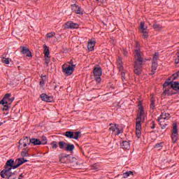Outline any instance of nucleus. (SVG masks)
Listing matches in <instances>:
<instances>
[{
	"mask_svg": "<svg viewBox=\"0 0 179 179\" xmlns=\"http://www.w3.org/2000/svg\"><path fill=\"white\" fill-rule=\"evenodd\" d=\"M134 73L136 75H141L142 73V63L144 59L142 57V52L139 49H136L134 50Z\"/></svg>",
	"mask_w": 179,
	"mask_h": 179,
	"instance_id": "f257e3e1",
	"label": "nucleus"
},
{
	"mask_svg": "<svg viewBox=\"0 0 179 179\" xmlns=\"http://www.w3.org/2000/svg\"><path fill=\"white\" fill-rule=\"evenodd\" d=\"M103 74V71L100 66H96L94 68V76L95 77V80L98 83L101 82V75Z\"/></svg>",
	"mask_w": 179,
	"mask_h": 179,
	"instance_id": "f03ea898",
	"label": "nucleus"
},
{
	"mask_svg": "<svg viewBox=\"0 0 179 179\" xmlns=\"http://www.w3.org/2000/svg\"><path fill=\"white\" fill-rule=\"evenodd\" d=\"M62 69L63 73H64V75H67V76H70V75H72V73H73V71H75V68L69 65L68 66L66 63L62 66Z\"/></svg>",
	"mask_w": 179,
	"mask_h": 179,
	"instance_id": "7ed1b4c3",
	"label": "nucleus"
},
{
	"mask_svg": "<svg viewBox=\"0 0 179 179\" xmlns=\"http://www.w3.org/2000/svg\"><path fill=\"white\" fill-rule=\"evenodd\" d=\"M172 131V142L176 143L178 139V129L177 128V124L173 123Z\"/></svg>",
	"mask_w": 179,
	"mask_h": 179,
	"instance_id": "20e7f679",
	"label": "nucleus"
},
{
	"mask_svg": "<svg viewBox=\"0 0 179 179\" xmlns=\"http://www.w3.org/2000/svg\"><path fill=\"white\" fill-rule=\"evenodd\" d=\"M19 144L20 145H19L18 148H20V149H23V148H26V146H27V145L31 144L30 138H29L28 136H25L20 140Z\"/></svg>",
	"mask_w": 179,
	"mask_h": 179,
	"instance_id": "39448f33",
	"label": "nucleus"
},
{
	"mask_svg": "<svg viewBox=\"0 0 179 179\" xmlns=\"http://www.w3.org/2000/svg\"><path fill=\"white\" fill-rule=\"evenodd\" d=\"M142 129V123L141 117H137L136 121V135L137 138H141V130Z\"/></svg>",
	"mask_w": 179,
	"mask_h": 179,
	"instance_id": "423d86ee",
	"label": "nucleus"
},
{
	"mask_svg": "<svg viewBox=\"0 0 179 179\" xmlns=\"http://www.w3.org/2000/svg\"><path fill=\"white\" fill-rule=\"evenodd\" d=\"M80 131H66L65 136L69 138V139H78Z\"/></svg>",
	"mask_w": 179,
	"mask_h": 179,
	"instance_id": "0eeeda50",
	"label": "nucleus"
},
{
	"mask_svg": "<svg viewBox=\"0 0 179 179\" xmlns=\"http://www.w3.org/2000/svg\"><path fill=\"white\" fill-rule=\"evenodd\" d=\"M12 166H7L5 165L4 169L1 171L0 176L2 178H6V176H8V174H12V172H10V170H12Z\"/></svg>",
	"mask_w": 179,
	"mask_h": 179,
	"instance_id": "6e6552de",
	"label": "nucleus"
},
{
	"mask_svg": "<svg viewBox=\"0 0 179 179\" xmlns=\"http://www.w3.org/2000/svg\"><path fill=\"white\" fill-rule=\"evenodd\" d=\"M27 162H29V160L24 159V158H17L14 162L13 170H15V169H17V167H20V166H22L23 163H27Z\"/></svg>",
	"mask_w": 179,
	"mask_h": 179,
	"instance_id": "1a4fd4ad",
	"label": "nucleus"
},
{
	"mask_svg": "<svg viewBox=\"0 0 179 179\" xmlns=\"http://www.w3.org/2000/svg\"><path fill=\"white\" fill-rule=\"evenodd\" d=\"M64 27V29H79V24L75 23L72 21H69L65 23Z\"/></svg>",
	"mask_w": 179,
	"mask_h": 179,
	"instance_id": "9d476101",
	"label": "nucleus"
},
{
	"mask_svg": "<svg viewBox=\"0 0 179 179\" xmlns=\"http://www.w3.org/2000/svg\"><path fill=\"white\" fill-rule=\"evenodd\" d=\"M71 10L76 13V15H83V10L82 8L77 4H72L71 5Z\"/></svg>",
	"mask_w": 179,
	"mask_h": 179,
	"instance_id": "9b49d317",
	"label": "nucleus"
},
{
	"mask_svg": "<svg viewBox=\"0 0 179 179\" xmlns=\"http://www.w3.org/2000/svg\"><path fill=\"white\" fill-rule=\"evenodd\" d=\"M138 113H139V116H138L137 118H140L141 122L142 117H143V115H145V109L143 108L142 102H138Z\"/></svg>",
	"mask_w": 179,
	"mask_h": 179,
	"instance_id": "f8f14e48",
	"label": "nucleus"
},
{
	"mask_svg": "<svg viewBox=\"0 0 179 179\" xmlns=\"http://www.w3.org/2000/svg\"><path fill=\"white\" fill-rule=\"evenodd\" d=\"M110 127L109 128V131H112V132H115V135H120L121 132H122V130H120L117 127V124H110Z\"/></svg>",
	"mask_w": 179,
	"mask_h": 179,
	"instance_id": "ddd939ff",
	"label": "nucleus"
},
{
	"mask_svg": "<svg viewBox=\"0 0 179 179\" xmlns=\"http://www.w3.org/2000/svg\"><path fill=\"white\" fill-rule=\"evenodd\" d=\"M20 50H21L22 54H23L24 55H26L27 57H33L31 55V52L30 51V50H29V48H27V47H25V46L21 47Z\"/></svg>",
	"mask_w": 179,
	"mask_h": 179,
	"instance_id": "4468645a",
	"label": "nucleus"
},
{
	"mask_svg": "<svg viewBox=\"0 0 179 179\" xmlns=\"http://www.w3.org/2000/svg\"><path fill=\"white\" fill-rule=\"evenodd\" d=\"M170 115L167 113H162L160 116L158 117V120L160 121H167L168 120H170Z\"/></svg>",
	"mask_w": 179,
	"mask_h": 179,
	"instance_id": "2eb2a0df",
	"label": "nucleus"
},
{
	"mask_svg": "<svg viewBox=\"0 0 179 179\" xmlns=\"http://www.w3.org/2000/svg\"><path fill=\"white\" fill-rule=\"evenodd\" d=\"M59 159L61 163H69V160H71V157H69V155H62L59 157Z\"/></svg>",
	"mask_w": 179,
	"mask_h": 179,
	"instance_id": "dca6fc26",
	"label": "nucleus"
},
{
	"mask_svg": "<svg viewBox=\"0 0 179 179\" xmlns=\"http://www.w3.org/2000/svg\"><path fill=\"white\" fill-rule=\"evenodd\" d=\"M95 45H96V41L90 40L88 41L87 48L90 51H94Z\"/></svg>",
	"mask_w": 179,
	"mask_h": 179,
	"instance_id": "f3484780",
	"label": "nucleus"
},
{
	"mask_svg": "<svg viewBox=\"0 0 179 179\" xmlns=\"http://www.w3.org/2000/svg\"><path fill=\"white\" fill-rule=\"evenodd\" d=\"M41 99L43 100V101H51L52 100V97L49 96L45 94H41Z\"/></svg>",
	"mask_w": 179,
	"mask_h": 179,
	"instance_id": "a211bd4d",
	"label": "nucleus"
},
{
	"mask_svg": "<svg viewBox=\"0 0 179 179\" xmlns=\"http://www.w3.org/2000/svg\"><path fill=\"white\" fill-rule=\"evenodd\" d=\"M171 87L175 90L176 92H178L179 90V83L178 81H172V84Z\"/></svg>",
	"mask_w": 179,
	"mask_h": 179,
	"instance_id": "6ab92c4d",
	"label": "nucleus"
},
{
	"mask_svg": "<svg viewBox=\"0 0 179 179\" xmlns=\"http://www.w3.org/2000/svg\"><path fill=\"white\" fill-rule=\"evenodd\" d=\"M65 150H66V152H73V150H75V145L67 143Z\"/></svg>",
	"mask_w": 179,
	"mask_h": 179,
	"instance_id": "aec40b11",
	"label": "nucleus"
},
{
	"mask_svg": "<svg viewBox=\"0 0 179 179\" xmlns=\"http://www.w3.org/2000/svg\"><path fill=\"white\" fill-rule=\"evenodd\" d=\"M158 122H159L162 129H166V127L169 125L167 120H158Z\"/></svg>",
	"mask_w": 179,
	"mask_h": 179,
	"instance_id": "412c9836",
	"label": "nucleus"
},
{
	"mask_svg": "<svg viewBox=\"0 0 179 179\" xmlns=\"http://www.w3.org/2000/svg\"><path fill=\"white\" fill-rule=\"evenodd\" d=\"M30 142L34 145V146H37L38 145H41V141L37 139V138H30Z\"/></svg>",
	"mask_w": 179,
	"mask_h": 179,
	"instance_id": "4be33fe9",
	"label": "nucleus"
},
{
	"mask_svg": "<svg viewBox=\"0 0 179 179\" xmlns=\"http://www.w3.org/2000/svg\"><path fill=\"white\" fill-rule=\"evenodd\" d=\"M155 107H156V100H155V97L152 96L150 99V110H153L154 108H155Z\"/></svg>",
	"mask_w": 179,
	"mask_h": 179,
	"instance_id": "5701e85b",
	"label": "nucleus"
},
{
	"mask_svg": "<svg viewBox=\"0 0 179 179\" xmlns=\"http://www.w3.org/2000/svg\"><path fill=\"white\" fill-rule=\"evenodd\" d=\"M120 146L122 148V149H129L131 144L128 141H123L120 143Z\"/></svg>",
	"mask_w": 179,
	"mask_h": 179,
	"instance_id": "b1692460",
	"label": "nucleus"
},
{
	"mask_svg": "<svg viewBox=\"0 0 179 179\" xmlns=\"http://www.w3.org/2000/svg\"><path fill=\"white\" fill-rule=\"evenodd\" d=\"M117 67H118L120 72H121L122 71V69H124V66H122V60L121 57H119L117 59Z\"/></svg>",
	"mask_w": 179,
	"mask_h": 179,
	"instance_id": "393cba45",
	"label": "nucleus"
},
{
	"mask_svg": "<svg viewBox=\"0 0 179 179\" xmlns=\"http://www.w3.org/2000/svg\"><path fill=\"white\" fill-rule=\"evenodd\" d=\"M29 150V148H24L21 152V156H22V157H28Z\"/></svg>",
	"mask_w": 179,
	"mask_h": 179,
	"instance_id": "a878e982",
	"label": "nucleus"
},
{
	"mask_svg": "<svg viewBox=\"0 0 179 179\" xmlns=\"http://www.w3.org/2000/svg\"><path fill=\"white\" fill-rule=\"evenodd\" d=\"M6 166L12 167V169H13V166H15V160L12 159H8L6 163Z\"/></svg>",
	"mask_w": 179,
	"mask_h": 179,
	"instance_id": "bb28decb",
	"label": "nucleus"
},
{
	"mask_svg": "<svg viewBox=\"0 0 179 179\" xmlns=\"http://www.w3.org/2000/svg\"><path fill=\"white\" fill-rule=\"evenodd\" d=\"M68 143L64 142V141H60L59 142L58 145H59V148L60 149H62V150H65V149L66 148V145Z\"/></svg>",
	"mask_w": 179,
	"mask_h": 179,
	"instance_id": "cd10ccee",
	"label": "nucleus"
},
{
	"mask_svg": "<svg viewBox=\"0 0 179 179\" xmlns=\"http://www.w3.org/2000/svg\"><path fill=\"white\" fill-rule=\"evenodd\" d=\"M156 69H157V64L155 62H152V65L151 68V72L152 75H155V73L156 72Z\"/></svg>",
	"mask_w": 179,
	"mask_h": 179,
	"instance_id": "c85d7f7f",
	"label": "nucleus"
},
{
	"mask_svg": "<svg viewBox=\"0 0 179 179\" xmlns=\"http://www.w3.org/2000/svg\"><path fill=\"white\" fill-rule=\"evenodd\" d=\"M153 29L156 31H160V30H162V29H163V27H162V25L157 24V23H155L153 24Z\"/></svg>",
	"mask_w": 179,
	"mask_h": 179,
	"instance_id": "c756f323",
	"label": "nucleus"
},
{
	"mask_svg": "<svg viewBox=\"0 0 179 179\" xmlns=\"http://www.w3.org/2000/svg\"><path fill=\"white\" fill-rule=\"evenodd\" d=\"M171 79H170V78L167 79L163 85L164 87H167L168 86H171L173 81H171Z\"/></svg>",
	"mask_w": 179,
	"mask_h": 179,
	"instance_id": "7c9ffc66",
	"label": "nucleus"
},
{
	"mask_svg": "<svg viewBox=\"0 0 179 179\" xmlns=\"http://www.w3.org/2000/svg\"><path fill=\"white\" fill-rule=\"evenodd\" d=\"M3 178L16 179V175L15 173H9L8 175H6V178Z\"/></svg>",
	"mask_w": 179,
	"mask_h": 179,
	"instance_id": "2f4dec72",
	"label": "nucleus"
},
{
	"mask_svg": "<svg viewBox=\"0 0 179 179\" xmlns=\"http://www.w3.org/2000/svg\"><path fill=\"white\" fill-rule=\"evenodd\" d=\"M131 174H134V172L129 171H127L126 173H123V178H128V177H129V176H131Z\"/></svg>",
	"mask_w": 179,
	"mask_h": 179,
	"instance_id": "473e14b6",
	"label": "nucleus"
},
{
	"mask_svg": "<svg viewBox=\"0 0 179 179\" xmlns=\"http://www.w3.org/2000/svg\"><path fill=\"white\" fill-rule=\"evenodd\" d=\"M10 59L9 58L3 57L2 59V62H3V64H6V65H9L10 62Z\"/></svg>",
	"mask_w": 179,
	"mask_h": 179,
	"instance_id": "72a5a7b5",
	"label": "nucleus"
},
{
	"mask_svg": "<svg viewBox=\"0 0 179 179\" xmlns=\"http://www.w3.org/2000/svg\"><path fill=\"white\" fill-rule=\"evenodd\" d=\"M10 96H12V94H6L3 99L4 100L7 101V103H9V101L10 100Z\"/></svg>",
	"mask_w": 179,
	"mask_h": 179,
	"instance_id": "f704fd0d",
	"label": "nucleus"
},
{
	"mask_svg": "<svg viewBox=\"0 0 179 179\" xmlns=\"http://www.w3.org/2000/svg\"><path fill=\"white\" fill-rule=\"evenodd\" d=\"M50 145L52 146V149H57V148H58V143H57V141H52L50 143Z\"/></svg>",
	"mask_w": 179,
	"mask_h": 179,
	"instance_id": "c9c22d12",
	"label": "nucleus"
},
{
	"mask_svg": "<svg viewBox=\"0 0 179 179\" xmlns=\"http://www.w3.org/2000/svg\"><path fill=\"white\" fill-rule=\"evenodd\" d=\"M157 59H159V52H156V53L153 55L152 61H153V62H156V61H157Z\"/></svg>",
	"mask_w": 179,
	"mask_h": 179,
	"instance_id": "e433bc0d",
	"label": "nucleus"
},
{
	"mask_svg": "<svg viewBox=\"0 0 179 179\" xmlns=\"http://www.w3.org/2000/svg\"><path fill=\"white\" fill-rule=\"evenodd\" d=\"M41 142V145H47V137L46 136H42V141Z\"/></svg>",
	"mask_w": 179,
	"mask_h": 179,
	"instance_id": "4c0bfd02",
	"label": "nucleus"
},
{
	"mask_svg": "<svg viewBox=\"0 0 179 179\" xmlns=\"http://www.w3.org/2000/svg\"><path fill=\"white\" fill-rule=\"evenodd\" d=\"M140 28L141 29L142 31H145L146 29L145 28V22H141L140 24Z\"/></svg>",
	"mask_w": 179,
	"mask_h": 179,
	"instance_id": "58836bf2",
	"label": "nucleus"
},
{
	"mask_svg": "<svg viewBox=\"0 0 179 179\" xmlns=\"http://www.w3.org/2000/svg\"><path fill=\"white\" fill-rule=\"evenodd\" d=\"M122 80V82H125L127 80V77L125 76V72H121Z\"/></svg>",
	"mask_w": 179,
	"mask_h": 179,
	"instance_id": "ea45409f",
	"label": "nucleus"
},
{
	"mask_svg": "<svg viewBox=\"0 0 179 179\" xmlns=\"http://www.w3.org/2000/svg\"><path fill=\"white\" fill-rule=\"evenodd\" d=\"M46 36L48 38H51L54 37V36H55V32H50V33L47 34Z\"/></svg>",
	"mask_w": 179,
	"mask_h": 179,
	"instance_id": "a19ab883",
	"label": "nucleus"
},
{
	"mask_svg": "<svg viewBox=\"0 0 179 179\" xmlns=\"http://www.w3.org/2000/svg\"><path fill=\"white\" fill-rule=\"evenodd\" d=\"M142 33H143V38H148V37H149V35L148 34V31H142Z\"/></svg>",
	"mask_w": 179,
	"mask_h": 179,
	"instance_id": "79ce46f5",
	"label": "nucleus"
},
{
	"mask_svg": "<svg viewBox=\"0 0 179 179\" xmlns=\"http://www.w3.org/2000/svg\"><path fill=\"white\" fill-rule=\"evenodd\" d=\"M0 104L5 106V104H8V101L3 98V99L0 101Z\"/></svg>",
	"mask_w": 179,
	"mask_h": 179,
	"instance_id": "37998d69",
	"label": "nucleus"
},
{
	"mask_svg": "<svg viewBox=\"0 0 179 179\" xmlns=\"http://www.w3.org/2000/svg\"><path fill=\"white\" fill-rule=\"evenodd\" d=\"M163 94H167L168 96H169L170 95V90H169L167 88L166 90H164Z\"/></svg>",
	"mask_w": 179,
	"mask_h": 179,
	"instance_id": "c03bdc74",
	"label": "nucleus"
},
{
	"mask_svg": "<svg viewBox=\"0 0 179 179\" xmlns=\"http://www.w3.org/2000/svg\"><path fill=\"white\" fill-rule=\"evenodd\" d=\"M155 128H156V123L152 120L151 122V129H155Z\"/></svg>",
	"mask_w": 179,
	"mask_h": 179,
	"instance_id": "a18cd8bd",
	"label": "nucleus"
},
{
	"mask_svg": "<svg viewBox=\"0 0 179 179\" xmlns=\"http://www.w3.org/2000/svg\"><path fill=\"white\" fill-rule=\"evenodd\" d=\"M45 57H50V50L47 49V50H45Z\"/></svg>",
	"mask_w": 179,
	"mask_h": 179,
	"instance_id": "49530a36",
	"label": "nucleus"
},
{
	"mask_svg": "<svg viewBox=\"0 0 179 179\" xmlns=\"http://www.w3.org/2000/svg\"><path fill=\"white\" fill-rule=\"evenodd\" d=\"M44 85H45V80H44V78H42V80L40 82V86H41L43 87V86H44Z\"/></svg>",
	"mask_w": 179,
	"mask_h": 179,
	"instance_id": "de8ad7c7",
	"label": "nucleus"
},
{
	"mask_svg": "<svg viewBox=\"0 0 179 179\" xmlns=\"http://www.w3.org/2000/svg\"><path fill=\"white\" fill-rule=\"evenodd\" d=\"M162 145H163V143H157L154 145V148H162Z\"/></svg>",
	"mask_w": 179,
	"mask_h": 179,
	"instance_id": "09e8293b",
	"label": "nucleus"
},
{
	"mask_svg": "<svg viewBox=\"0 0 179 179\" xmlns=\"http://www.w3.org/2000/svg\"><path fill=\"white\" fill-rule=\"evenodd\" d=\"M175 64H179V52L178 53V55L175 59Z\"/></svg>",
	"mask_w": 179,
	"mask_h": 179,
	"instance_id": "8fccbe9b",
	"label": "nucleus"
},
{
	"mask_svg": "<svg viewBox=\"0 0 179 179\" xmlns=\"http://www.w3.org/2000/svg\"><path fill=\"white\" fill-rule=\"evenodd\" d=\"M179 76V71L176 72L175 74H173V79L176 80Z\"/></svg>",
	"mask_w": 179,
	"mask_h": 179,
	"instance_id": "3c124183",
	"label": "nucleus"
},
{
	"mask_svg": "<svg viewBox=\"0 0 179 179\" xmlns=\"http://www.w3.org/2000/svg\"><path fill=\"white\" fill-rule=\"evenodd\" d=\"M8 108H9V106H8V105L6 104L3 106V108H2V110L3 111H6L8 110Z\"/></svg>",
	"mask_w": 179,
	"mask_h": 179,
	"instance_id": "603ef678",
	"label": "nucleus"
},
{
	"mask_svg": "<svg viewBox=\"0 0 179 179\" xmlns=\"http://www.w3.org/2000/svg\"><path fill=\"white\" fill-rule=\"evenodd\" d=\"M45 62L47 64V65H48V64H50V57H45Z\"/></svg>",
	"mask_w": 179,
	"mask_h": 179,
	"instance_id": "864d4df0",
	"label": "nucleus"
},
{
	"mask_svg": "<svg viewBox=\"0 0 179 179\" xmlns=\"http://www.w3.org/2000/svg\"><path fill=\"white\" fill-rule=\"evenodd\" d=\"M123 55L127 57V55H128V51H127L125 49H123Z\"/></svg>",
	"mask_w": 179,
	"mask_h": 179,
	"instance_id": "5fc2aeb1",
	"label": "nucleus"
},
{
	"mask_svg": "<svg viewBox=\"0 0 179 179\" xmlns=\"http://www.w3.org/2000/svg\"><path fill=\"white\" fill-rule=\"evenodd\" d=\"M13 100H15V97L10 98L8 103H10H10H12L13 101Z\"/></svg>",
	"mask_w": 179,
	"mask_h": 179,
	"instance_id": "6e6d98bb",
	"label": "nucleus"
},
{
	"mask_svg": "<svg viewBox=\"0 0 179 179\" xmlns=\"http://www.w3.org/2000/svg\"><path fill=\"white\" fill-rule=\"evenodd\" d=\"M136 48H138V47H139V43H136Z\"/></svg>",
	"mask_w": 179,
	"mask_h": 179,
	"instance_id": "4d7b16f0",
	"label": "nucleus"
},
{
	"mask_svg": "<svg viewBox=\"0 0 179 179\" xmlns=\"http://www.w3.org/2000/svg\"><path fill=\"white\" fill-rule=\"evenodd\" d=\"M20 178H23V173H21V174L20 175Z\"/></svg>",
	"mask_w": 179,
	"mask_h": 179,
	"instance_id": "13d9d810",
	"label": "nucleus"
},
{
	"mask_svg": "<svg viewBox=\"0 0 179 179\" xmlns=\"http://www.w3.org/2000/svg\"><path fill=\"white\" fill-rule=\"evenodd\" d=\"M71 66H72V67L73 68L74 66H76V65L73 64H73H71Z\"/></svg>",
	"mask_w": 179,
	"mask_h": 179,
	"instance_id": "bf43d9fd",
	"label": "nucleus"
},
{
	"mask_svg": "<svg viewBox=\"0 0 179 179\" xmlns=\"http://www.w3.org/2000/svg\"><path fill=\"white\" fill-rule=\"evenodd\" d=\"M70 64H71H71H73V60H71V61H70Z\"/></svg>",
	"mask_w": 179,
	"mask_h": 179,
	"instance_id": "052dcab7",
	"label": "nucleus"
},
{
	"mask_svg": "<svg viewBox=\"0 0 179 179\" xmlns=\"http://www.w3.org/2000/svg\"><path fill=\"white\" fill-rule=\"evenodd\" d=\"M104 1H106V0H101V2H104Z\"/></svg>",
	"mask_w": 179,
	"mask_h": 179,
	"instance_id": "680f3d73",
	"label": "nucleus"
},
{
	"mask_svg": "<svg viewBox=\"0 0 179 179\" xmlns=\"http://www.w3.org/2000/svg\"><path fill=\"white\" fill-rule=\"evenodd\" d=\"M1 124H0V127H1Z\"/></svg>",
	"mask_w": 179,
	"mask_h": 179,
	"instance_id": "e2e57ef3",
	"label": "nucleus"
},
{
	"mask_svg": "<svg viewBox=\"0 0 179 179\" xmlns=\"http://www.w3.org/2000/svg\"><path fill=\"white\" fill-rule=\"evenodd\" d=\"M96 1H99V0H96Z\"/></svg>",
	"mask_w": 179,
	"mask_h": 179,
	"instance_id": "0e129e2a",
	"label": "nucleus"
}]
</instances>
